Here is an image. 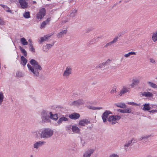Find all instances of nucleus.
<instances>
[{
  "label": "nucleus",
  "instance_id": "1",
  "mask_svg": "<svg viewBox=\"0 0 157 157\" xmlns=\"http://www.w3.org/2000/svg\"><path fill=\"white\" fill-rule=\"evenodd\" d=\"M42 122L43 123L51 122L50 119L56 121L58 118V114H53L52 112L49 111L47 109H43L40 113Z\"/></svg>",
  "mask_w": 157,
  "mask_h": 157
},
{
  "label": "nucleus",
  "instance_id": "2",
  "mask_svg": "<svg viewBox=\"0 0 157 157\" xmlns=\"http://www.w3.org/2000/svg\"><path fill=\"white\" fill-rule=\"evenodd\" d=\"M30 63L27 64V67L31 73L34 77H38L39 73L41 71L42 68L38 62L34 59H32L30 61Z\"/></svg>",
  "mask_w": 157,
  "mask_h": 157
},
{
  "label": "nucleus",
  "instance_id": "3",
  "mask_svg": "<svg viewBox=\"0 0 157 157\" xmlns=\"http://www.w3.org/2000/svg\"><path fill=\"white\" fill-rule=\"evenodd\" d=\"M53 131L49 128H45L43 130L40 134V137L42 138L46 139L52 136Z\"/></svg>",
  "mask_w": 157,
  "mask_h": 157
},
{
  "label": "nucleus",
  "instance_id": "4",
  "mask_svg": "<svg viewBox=\"0 0 157 157\" xmlns=\"http://www.w3.org/2000/svg\"><path fill=\"white\" fill-rule=\"evenodd\" d=\"M72 68L70 66L67 67L63 74V76L66 78H68L71 74Z\"/></svg>",
  "mask_w": 157,
  "mask_h": 157
},
{
  "label": "nucleus",
  "instance_id": "5",
  "mask_svg": "<svg viewBox=\"0 0 157 157\" xmlns=\"http://www.w3.org/2000/svg\"><path fill=\"white\" fill-rule=\"evenodd\" d=\"M45 9L44 8L41 9L36 14V17L38 19H41L44 17L45 15Z\"/></svg>",
  "mask_w": 157,
  "mask_h": 157
},
{
  "label": "nucleus",
  "instance_id": "6",
  "mask_svg": "<svg viewBox=\"0 0 157 157\" xmlns=\"http://www.w3.org/2000/svg\"><path fill=\"white\" fill-rule=\"evenodd\" d=\"M84 101L82 99H79L72 102L70 105H71L78 106L83 104Z\"/></svg>",
  "mask_w": 157,
  "mask_h": 157
},
{
  "label": "nucleus",
  "instance_id": "7",
  "mask_svg": "<svg viewBox=\"0 0 157 157\" xmlns=\"http://www.w3.org/2000/svg\"><path fill=\"white\" fill-rule=\"evenodd\" d=\"M45 143L46 142L44 141H39L34 144L33 147L34 148L37 149L40 147L44 145Z\"/></svg>",
  "mask_w": 157,
  "mask_h": 157
},
{
  "label": "nucleus",
  "instance_id": "8",
  "mask_svg": "<svg viewBox=\"0 0 157 157\" xmlns=\"http://www.w3.org/2000/svg\"><path fill=\"white\" fill-rule=\"evenodd\" d=\"M140 79L137 78H133L132 79V82L130 85L131 87L133 88L135 86L137 85L140 83Z\"/></svg>",
  "mask_w": 157,
  "mask_h": 157
},
{
  "label": "nucleus",
  "instance_id": "9",
  "mask_svg": "<svg viewBox=\"0 0 157 157\" xmlns=\"http://www.w3.org/2000/svg\"><path fill=\"white\" fill-rule=\"evenodd\" d=\"M94 151V150L93 149H89L86 151L83 154V157H90Z\"/></svg>",
  "mask_w": 157,
  "mask_h": 157
},
{
  "label": "nucleus",
  "instance_id": "10",
  "mask_svg": "<svg viewBox=\"0 0 157 157\" xmlns=\"http://www.w3.org/2000/svg\"><path fill=\"white\" fill-rule=\"evenodd\" d=\"M19 3L22 8L24 9L28 8V3L25 0H19Z\"/></svg>",
  "mask_w": 157,
  "mask_h": 157
},
{
  "label": "nucleus",
  "instance_id": "11",
  "mask_svg": "<svg viewBox=\"0 0 157 157\" xmlns=\"http://www.w3.org/2000/svg\"><path fill=\"white\" fill-rule=\"evenodd\" d=\"M90 123V121L87 119H83L80 120L78 123L79 125L85 126V124H88Z\"/></svg>",
  "mask_w": 157,
  "mask_h": 157
},
{
  "label": "nucleus",
  "instance_id": "12",
  "mask_svg": "<svg viewBox=\"0 0 157 157\" xmlns=\"http://www.w3.org/2000/svg\"><path fill=\"white\" fill-rule=\"evenodd\" d=\"M80 117L79 113H74L69 115V117L71 119L76 120Z\"/></svg>",
  "mask_w": 157,
  "mask_h": 157
},
{
  "label": "nucleus",
  "instance_id": "13",
  "mask_svg": "<svg viewBox=\"0 0 157 157\" xmlns=\"http://www.w3.org/2000/svg\"><path fill=\"white\" fill-rule=\"evenodd\" d=\"M54 45V43L51 44H47L45 46H43V50L44 52H47L48 50L51 48Z\"/></svg>",
  "mask_w": 157,
  "mask_h": 157
},
{
  "label": "nucleus",
  "instance_id": "14",
  "mask_svg": "<svg viewBox=\"0 0 157 157\" xmlns=\"http://www.w3.org/2000/svg\"><path fill=\"white\" fill-rule=\"evenodd\" d=\"M133 140L134 139L132 138L131 140H130L127 142H126V143L124 144V149H125V150H126V151H127L128 149V147L131 145V144Z\"/></svg>",
  "mask_w": 157,
  "mask_h": 157
},
{
  "label": "nucleus",
  "instance_id": "15",
  "mask_svg": "<svg viewBox=\"0 0 157 157\" xmlns=\"http://www.w3.org/2000/svg\"><path fill=\"white\" fill-rule=\"evenodd\" d=\"M129 89V88H128L125 86L123 87L122 89L120 91L119 95L120 96H121L123 94L128 92Z\"/></svg>",
  "mask_w": 157,
  "mask_h": 157
},
{
  "label": "nucleus",
  "instance_id": "16",
  "mask_svg": "<svg viewBox=\"0 0 157 157\" xmlns=\"http://www.w3.org/2000/svg\"><path fill=\"white\" fill-rule=\"evenodd\" d=\"M67 32V30L66 29L62 30L61 32L57 34V36L58 38L63 37L64 35L66 34Z\"/></svg>",
  "mask_w": 157,
  "mask_h": 157
},
{
  "label": "nucleus",
  "instance_id": "17",
  "mask_svg": "<svg viewBox=\"0 0 157 157\" xmlns=\"http://www.w3.org/2000/svg\"><path fill=\"white\" fill-rule=\"evenodd\" d=\"M151 136H152L151 134L144 135L139 138V140L141 141L143 140L144 141L146 142L147 141L148 139Z\"/></svg>",
  "mask_w": 157,
  "mask_h": 157
},
{
  "label": "nucleus",
  "instance_id": "18",
  "mask_svg": "<svg viewBox=\"0 0 157 157\" xmlns=\"http://www.w3.org/2000/svg\"><path fill=\"white\" fill-rule=\"evenodd\" d=\"M50 20V18H48L46 21H43L40 25V29H42L45 28L47 24H49Z\"/></svg>",
  "mask_w": 157,
  "mask_h": 157
},
{
  "label": "nucleus",
  "instance_id": "19",
  "mask_svg": "<svg viewBox=\"0 0 157 157\" xmlns=\"http://www.w3.org/2000/svg\"><path fill=\"white\" fill-rule=\"evenodd\" d=\"M71 129L75 133H80V129L77 126L75 125H73L72 126Z\"/></svg>",
  "mask_w": 157,
  "mask_h": 157
},
{
  "label": "nucleus",
  "instance_id": "20",
  "mask_svg": "<svg viewBox=\"0 0 157 157\" xmlns=\"http://www.w3.org/2000/svg\"><path fill=\"white\" fill-rule=\"evenodd\" d=\"M108 121L112 122L111 123L112 124H114L117 123V122L115 120L114 117H113V115L110 116L109 117L108 119Z\"/></svg>",
  "mask_w": 157,
  "mask_h": 157
},
{
  "label": "nucleus",
  "instance_id": "21",
  "mask_svg": "<svg viewBox=\"0 0 157 157\" xmlns=\"http://www.w3.org/2000/svg\"><path fill=\"white\" fill-rule=\"evenodd\" d=\"M141 94L143 96L146 97H152L153 95L152 93L148 91L142 93Z\"/></svg>",
  "mask_w": 157,
  "mask_h": 157
},
{
  "label": "nucleus",
  "instance_id": "22",
  "mask_svg": "<svg viewBox=\"0 0 157 157\" xmlns=\"http://www.w3.org/2000/svg\"><path fill=\"white\" fill-rule=\"evenodd\" d=\"M143 107L142 109L144 111H149L151 109V107L150 106L149 104H145L143 105Z\"/></svg>",
  "mask_w": 157,
  "mask_h": 157
},
{
  "label": "nucleus",
  "instance_id": "23",
  "mask_svg": "<svg viewBox=\"0 0 157 157\" xmlns=\"http://www.w3.org/2000/svg\"><path fill=\"white\" fill-rule=\"evenodd\" d=\"M71 12L70 13V16L71 17H74L76 15L77 13V10L74 9H73L71 11Z\"/></svg>",
  "mask_w": 157,
  "mask_h": 157
},
{
  "label": "nucleus",
  "instance_id": "24",
  "mask_svg": "<svg viewBox=\"0 0 157 157\" xmlns=\"http://www.w3.org/2000/svg\"><path fill=\"white\" fill-rule=\"evenodd\" d=\"M118 111L120 112L121 113H129L131 112V109L129 108H128L126 109L125 110H122L121 109H119Z\"/></svg>",
  "mask_w": 157,
  "mask_h": 157
},
{
  "label": "nucleus",
  "instance_id": "25",
  "mask_svg": "<svg viewBox=\"0 0 157 157\" xmlns=\"http://www.w3.org/2000/svg\"><path fill=\"white\" fill-rule=\"evenodd\" d=\"M21 64L23 66H25L27 62V60L23 56L21 57Z\"/></svg>",
  "mask_w": 157,
  "mask_h": 157
},
{
  "label": "nucleus",
  "instance_id": "26",
  "mask_svg": "<svg viewBox=\"0 0 157 157\" xmlns=\"http://www.w3.org/2000/svg\"><path fill=\"white\" fill-rule=\"evenodd\" d=\"M152 40L154 42L157 41V31L153 33Z\"/></svg>",
  "mask_w": 157,
  "mask_h": 157
},
{
  "label": "nucleus",
  "instance_id": "27",
  "mask_svg": "<svg viewBox=\"0 0 157 157\" xmlns=\"http://www.w3.org/2000/svg\"><path fill=\"white\" fill-rule=\"evenodd\" d=\"M68 119L65 117H62L60 118L57 121V123L59 124H60L63 121H67Z\"/></svg>",
  "mask_w": 157,
  "mask_h": 157
},
{
  "label": "nucleus",
  "instance_id": "28",
  "mask_svg": "<svg viewBox=\"0 0 157 157\" xmlns=\"http://www.w3.org/2000/svg\"><path fill=\"white\" fill-rule=\"evenodd\" d=\"M115 105L118 107L124 108L126 107V105L124 103H120L115 104Z\"/></svg>",
  "mask_w": 157,
  "mask_h": 157
},
{
  "label": "nucleus",
  "instance_id": "29",
  "mask_svg": "<svg viewBox=\"0 0 157 157\" xmlns=\"http://www.w3.org/2000/svg\"><path fill=\"white\" fill-rule=\"evenodd\" d=\"M20 41L22 44L23 45H27L28 44V42L24 38H22L21 39Z\"/></svg>",
  "mask_w": 157,
  "mask_h": 157
},
{
  "label": "nucleus",
  "instance_id": "30",
  "mask_svg": "<svg viewBox=\"0 0 157 157\" xmlns=\"http://www.w3.org/2000/svg\"><path fill=\"white\" fill-rule=\"evenodd\" d=\"M23 17L25 18H29L30 17V13L29 12L27 11L25 12L23 14Z\"/></svg>",
  "mask_w": 157,
  "mask_h": 157
},
{
  "label": "nucleus",
  "instance_id": "31",
  "mask_svg": "<svg viewBox=\"0 0 157 157\" xmlns=\"http://www.w3.org/2000/svg\"><path fill=\"white\" fill-rule=\"evenodd\" d=\"M147 83L148 84L149 86L154 88H157V85L151 82H147Z\"/></svg>",
  "mask_w": 157,
  "mask_h": 157
},
{
  "label": "nucleus",
  "instance_id": "32",
  "mask_svg": "<svg viewBox=\"0 0 157 157\" xmlns=\"http://www.w3.org/2000/svg\"><path fill=\"white\" fill-rule=\"evenodd\" d=\"M19 49L21 51V53L24 55L25 56H27V53L25 50L23 49L22 47L20 46Z\"/></svg>",
  "mask_w": 157,
  "mask_h": 157
},
{
  "label": "nucleus",
  "instance_id": "33",
  "mask_svg": "<svg viewBox=\"0 0 157 157\" xmlns=\"http://www.w3.org/2000/svg\"><path fill=\"white\" fill-rule=\"evenodd\" d=\"M4 96L2 92H0V105H1L3 101Z\"/></svg>",
  "mask_w": 157,
  "mask_h": 157
},
{
  "label": "nucleus",
  "instance_id": "34",
  "mask_svg": "<svg viewBox=\"0 0 157 157\" xmlns=\"http://www.w3.org/2000/svg\"><path fill=\"white\" fill-rule=\"evenodd\" d=\"M136 53L134 52H129L128 53L125 54L124 55V56L126 58L128 57L131 55H136Z\"/></svg>",
  "mask_w": 157,
  "mask_h": 157
},
{
  "label": "nucleus",
  "instance_id": "35",
  "mask_svg": "<svg viewBox=\"0 0 157 157\" xmlns=\"http://www.w3.org/2000/svg\"><path fill=\"white\" fill-rule=\"evenodd\" d=\"M29 50H30L32 52H35V48L33 47V44L32 43H29Z\"/></svg>",
  "mask_w": 157,
  "mask_h": 157
},
{
  "label": "nucleus",
  "instance_id": "36",
  "mask_svg": "<svg viewBox=\"0 0 157 157\" xmlns=\"http://www.w3.org/2000/svg\"><path fill=\"white\" fill-rule=\"evenodd\" d=\"M111 60L109 59H108L105 62H103V64L105 66H107L110 64Z\"/></svg>",
  "mask_w": 157,
  "mask_h": 157
},
{
  "label": "nucleus",
  "instance_id": "37",
  "mask_svg": "<svg viewBox=\"0 0 157 157\" xmlns=\"http://www.w3.org/2000/svg\"><path fill=\"white\" fill-rule=\"evenodd\" d=\"M105 113H103L102 115V118L103 120V121L104 122H106V119L107 118L106 117V116H105Z\"/></svg>",
  "mask_w": 157,
  "mask_h": 157
},
{
  "label": "nucleus",
  "instance_id": "38",
  "mask_svg": "<svg viewBox=\"0 0 157 157\" xmlns=\"http://www.w3.org/2000/svg\"><path fill=\"white\" fill-rule=\"evenodd\" d=\"M104 67V64H103V63L101 64H99V65H97L96 67V69H99V68H101Z\"/></svg>",
  "mask_w": 157,
  "mask_h": 157
},
{
  "label": "nucleus",
  "instance_id": "39",
  "mask_svg": "<svg viewBox=\"0 0 157 157\" xmlns=\"http://www.w3.org/2000/svg\"><path fill=\"white\" fill-rule=\"evenodd\" d=\"M53 35V34L51 35L49 34L44 36V37H43L44 38V40H47L50 37Z\"/></svg>",
  "mask_w": 157,
  "mask_h": 157
},
{
  "label": "nucleus",
  "instance_id": "40",
  "mask_svg": "<svg viewBox=\"0 0 157 157\" xmlns=\"http://www.w3.org/2000/svg\"><path fill=\"white\" fill-rule=\"evenodd\" d=\"M118 39L119 37L118 36H116L114 38L113 40L111 41L113 44L116 43L118 41Z\"/></svg>",
  "mask_w": 157,
  "mask_h": 157
},
{
  "label": "nucleus",
  "instance_id": "41",
  "mask_svg": "<svg viewBox=\"0 0 157 157\" xmlns=\"http://www.w3.org/2000/svg\"><path fill=\"white\" fill-rule=\"evenodd\" d=\"M104 113H105V116H106L107 118L109 114H112V113L110 111L108 110H106Z\"/></svg>",
  "mask_w": 157,
  "mask_h": 157
},
{
  "label": "nucleus",
  "instance_id": "42",
  "mask_svg": "<svg viewBox=\"0 0 157 157\" xmlns=\"http://www.w3.org/2000/svg\"><path fill=\"white\" fill-rule=\"evenodd\" d=\"M16 76L19 77H21L22 76V74L21 72L18 71L16 73Z\"/></svg>",
  "mask_w": 157,
  "mask_h": 157
},
{
  "label": "nucleus",
  "instance_id": "43",
  "mask_svg": "<svg viewBox=\"0 0 157 157\" xmlns=\"http://www.w3.org/2000/svg\"><path fill=\"white\" fill-rule=\"evenodd\" d=\"M113 117H114L115 120V121H118L121 118V117L120 116H117V115L114 116V115H113Z\"/></svg>",
  "mask_w": 157,
  "mask_h": 157
},
{
  "label": "nucleus",
  "instance_id": "44",
  "mask_svg": "<svg viewBox=\"0 0 157 157\" xmlns=\"http://www.w3.org/2000/svg\"><path fill=\"white\" fill-rule=\"evenodd\" d=\"M113 44L112 42L111 41L108 43H107L104 46V48H107L109 46H111Z\"/></svg>",
  "mask_w": 157,
  "mask_h": 157
},
{
  "label": "nucleus",
  "instance_id": "45",
  "mask_svg": "<svg viewBox=\"0 0 157 157\" xmlns=\"http://www.w3.org/2000/svg\"><path fill=\"white\" fill-rule=\"evenodd\" d=\"M109 157H119V155L117 154L113 153L111 154Z\"/></svg>",
  "mask_w": 157,
  "mask_h": 157
},
{
  "label": "nucleus",
  "instance_id": "46",
  "mask_svg": "<svg viewBox=\"0 0 157 157\" xmlns=\"http://www.w3.org/2000/svg\"><path fill=\"white\" fill-rule=\"evenodd\" d=\"M40 134L39 132H37L35 134V136L37 138H39L40 137Z\"/></svg>",
  "mask_w": 157,
  "mask_h": 157
},
{
  "label": "nucleus",
  "instance_id": "47",
  "mask_svg": "<svg viewBox=\"0 0 157 157\" xmlns=\"http://www.w3.org/2000/svg\"><path fill=\"white\" fill-rule=\"evenodd\" d=\"M96 40V39H94L92 40H91L88 43V44H94Z\"/></svg>",
  "mask_w": 157,
  "mask_h": 157
},
{
  "label": "nucleus",
  "instance_id": "48",
  "mask_svg": "<svg viewBox=\"0 0 157 157\" xmlns=\"http://www.w3.org/2000/svg\"><path fill=\"white\" fill-rule=\"evenodd\" d=\"M128 104H129V105H137V106H138L139 105V104H136L134 102H128Z\"/></svg>",
  "mask_w": 157,
  "mask_h": 157
},
{
  "label": "nucleus",
  "instance_id": "49",
  "mask_svg": "<svg viewBox=\"0 0 157 157\" xmlns=\"http://www.w3.org/2000/svg\"><path fill=\"white\" fill-rule=\"evenodd\" d=\"M116 92V89L115 88H113L110 91V93L111 94H114Z\"/></svg>",
  "mask_w": 157,
  "mask_h": 157
},
{
  "label": "nucleus",
  "instance_id": "50",
  "mask_svg": "<svg viewBox=\"0 0 157 157\" xmlns=\"http://www.w3.org/2000/svg\"><path fill=\"white\" fill-rule=\"evenodd\" d=\"M5 24L4 21L0 18V25H3Z\"/></svg>",
  "mask_w": 157,
  "mask_h": 157
},
{
  "label": "nucleus",
  "instance_id": "51",
  "mask_svg": "<svg viewBox=\"0 0 157 157\" xmlns=\"http://www.w3.org/2000/svg\"><path fill=\"white\" fill-rule=\"evenodd\" d=\"M6 10H5L6 11V12H9L10 13H12V11L10 9V8L8 7V8H6Z\"/></svg>",
  "mask_w": 157,
  "mask_h": 157
},
{
  "label": "nucleus",
  "instance_id": "52",
  "mask_svg": "<svg viewBox=\"0 0 157 157\" xmlns=\"http://www.w3.org/2000/svg\"><path fill=\"white\" fill-rule=\"evenodd\" d=\"M103 109V108L102 107H94V110H100Z\"/></svg>",
  "mask_w": 157,
  "mask_h": 157
},
{
  "label": "nucleus",
  "instance_id": "53",
  "mask_svg": "<svg viewBox=\"0 0 157 157\" xmlns=\"http://www.w3.org/2000/svg\"><path fill=\"white\" fill-rule=\"evenodd\" d=\"M149 112L150 113H157V109H153L149 111Z\"/></svg>",
  "mask_w": 157,
  "mask_h": 157
},
{
  "label": "nucleus",
  "instance_id": "54",
  "mask_svg": "<svg viewBox=\"0 0 157 157\" xmlns=\"http://www.w3.org/2000/svg\"><path fill=\"white\" fill-rule=\"evenodd\" d=\"M44 41V38L42 37H41L40 38V40H39V42L40 43L43 42Z\"/></svg>",
  "mask_w": 157,
  "mask_h": 157
},
{
  "label": "nucleus",
  "instance_id": "55",
  "mask_svg": "<svg viewBox=\"0 0 157 157\" xmlns=\"http://www.w3.org/2000/svg\"><path fill=\"white\" fill-rule=\"evenodd\" d=\"M87 107L88 108L90 109H92L93 110L94 109V107L92 106L89 105L87 106Z\"/></svg>",
  "mask_w": 157,
  "mask_h": 157
},
{
  "label": "nucleus",
  "instance_id": "56",
  "mask_svg": "<svg viewBox=\"0 0 157 157\" xmlns=\"http://www.w3.org/2000/svg\"><path fill=\"white\" fill-rule=\"evenodd\" d=\"M150 62L153 63H155V60L153 59H150Z\"/></svg>",
  "mask_w": 157,
  "mask_h": 157
},
{
  "label": "nucleus",
  "instance_id": "57",
  "mask_svg": "<svg viewBox=\"0 0 157 157\" xmlns=\"http://www.w3.org/2000/svg\"><path fill=\"white\" fill-rule=\"evenodd\" d=\"M71 129V128L70 126H68L66 127V130L67 131H68Z\"/></svg>",
  "mask_w": 157,
  "mask_h": 157
},
{
  "label": "nucleus",
  "instance_id": "58",
  "mask_svg": "<svg viewBox=\"0 0 157 157\" xmlns=\"http://www.w3.org/2000/svg\"><path fill=\"white\" fill-rule=\"evenodd\" d=\"M2 7L3 8L4 10H6V8H8L7 6L5 5H4V6H3Z\"/></svg>",
  "mask_w": 157,
  "mask_h": 157
},
{
  "label": "nucleus",
  "instance_id": "59",
  "mask_svg": "<svg viewBox=\"0 0 157 157\" xmlns=\"http://www.w3.org/2000/svg\"><path fill=\"white\" fill-rule=\"evenodd\" d=\"M122 34L121 33H120L119 34H118V37H120Z\"/></svg>",
  "mask_w": 157,
  "mask_h": 157
},
{
  "label": "nucleus",
  "instance_id": "60",
  "mask_svg": "<svg viewBox=\"0 0 157 157\" xmlns=\"http://www.w3.org/2000/svg\"><path fill=\"white\" fill-rule=\"evenodd\" d=\"M36 3V1H33V4H35Z\"/></svg>",
  "mask_w": 157,
  "mask_h": 157
},
{
  "label": "nucleus",
  "instance_id": "61",
  "mask_svg": "<svg viewBox=\"0 0 157 157\" xmlns=\"http://www.w3.org/2000/svg\"><path fill=\"white\" fill-rule=\"evenodd\" d=\"M28 41L29 42V43H32V40L30 39H29L28 40Z\"/></svg>",
  "mask_w": 157,
  "mask_h": 157
},
{
  "label": "nucleus",
  "instance_id": "62",
  "mask_svg": "<svg viewBox=\"0 0 157 157\" xmlns=\"http://www.w3.org/2000/svg\"><path fill=\"white\" fill-rule=\"evenodd\" d=\"M67 21H67L65 20V21H63V23H66V22H67Z\"/></svg>",
  "mask_w": 157,
  "mask_h": 157
},
{
  "label": "nucleus",
  "instance_id": "63",
  "mask_svg": "<svg viewBox=\"0 0 157 157\" xmlns=\"http://www.w3.org/2000/svg\"><path fill=\"white\" fill-rule=\"evenodd\" d=\"M0 6L2 7L3 6H4V5L2 4H0Z\"/></svg>",
  "mask_w": 157,
  "mask_h": 157
},
{
  "label": "nucleus",
  "instance_id": "64",
  "mask_svg": "<svg viewBox=\"0 0 157 157\" xmlns=\"http://www.w3.org/2000/svg\"><path fill=\"white\" fill-rule=\"evenodd\" d=\"M151 157V156L150 155H147V157Z\"/></svg>",
  "mask_w": 157,
  "mask_h": 157
}]
</instances>
